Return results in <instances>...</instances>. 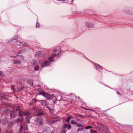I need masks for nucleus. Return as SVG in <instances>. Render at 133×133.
I'll return each mask as SVG.
<instances>
[{"label":"nucleus","mask_w":133,"mask_h":133,"mask_svg":"<svg viewBox=\"0 0 133 133\" xmlns=\"http://www.w3.org/2000/svg\"><path fill=\"white\" fill-rule=\"evenodd\" d=\"M71 123L72 124H74L77 123V122L75 120H72L71 121Z\"/></svg>","instance_id":"20"},{"label":"nucleus","mask_w":133,"mask_h":133,"mask_svg":"<svg viewBox=\"0 0 133 133\" xmlns=\"http://www.w3.org/2000/svg\"><path fill=\"white\" fill-rule=\"evenodd\" d=\"M17 36H16L15 37V38H13V39L12 40H11L10 41H13V40H15V39H17Z\"/></svg>","instance_id":"33"},{"label":"nucleus","mask_w":133,"mask_h":133,"mask_svg":"<svg viewBox=\"0 0 133 133\" xmlns=\"http://www.w3.org/2000/svg\"><path fill=\"white\" fill-rule=\"evenodd\" d=\"M17 122H20L21 123H23V120L22 119H20L18 118L17 119Z\"/></svg>","instance_id":"15"},{"label":"nucleus","mask_w":133,"mask_h":133,"mask_svg":"<svg viewBox=\"0 0 133 133\" xmlns=\"http://www.w3.org/2000/svg\"><path fill=\"white\" fill-rule=\"evenodd\" d=\"M16 43L17 45L19 46H22L26 45V44L24 42H21L18 41H16Z\"/></svg>","instance_id":"7"},{"label":"nucleus","mask_w":133,"mask_h":133,"mask_svg":"<svg viewBox=\"0 0 133 133\" xmlns=\"http://www.w3.org/2000/svg\"><path fill=\"white\" fill-rule=\"evenodd\" d=\"M23 52V51L22 50H19L18 52V54H22Z\"/></svg>","instance_id":"30"},{"label":"nucleus","mask_w":133,"mask_h":133,"mask_svg":"<svg viewBox=\"0 0 133 133\" xmlns=\"http://www.w3.org/2000/svg\"><path fill=\"white\" fill-rule=\"evenodd\" d=\"M68 125L67 124H65L64 125V126H63L64 127V128H66L67 127Z\"/></svg>","instance_id":"32"},{"label":"nucleus","mask_w":133,"mask_h":133,"mask_svg":"<svg viewBox=\"0 0 133 133\" xmlns=\"http://www.w3.org/2000/svg\"><path fill=\"white\" fill-rule=\"evenodd\" d=\"M91 132V133H96L97 131L95 130H92L90 129Z\"/></svg>","instance_id":"27"},{"label":"nucleus","mask_w":133,"mask_h":133,"mask_svg":"<svg viewBox=\"0 0 133 133\" xmlns=\"http://www.w3.org/2000/svg\"><path fill=\"white\" fill-rule=\"evenodd\" d=\"M1 97H2V100H7V99L5 97V94L3 92H2L0 94Z\"/></svg>","instance_id":"9"},{"label":"nucleus","mask_w":133,"mask_h":133,"mask_svg":"<svg viewBox=\"0 0 133 133\" xmlns=\"http://www.w3.org/2000/svg\"><path fill=\"white\" fill-rule=\"evenodd\" d=\"M31 63L33 65L35 66L37 64V63L35 60L33 59Z\"/></svg>","instance_id":"12"},{"label":"nucleus","mask_w":133,"mask_h":133,"mask_svg":"<svg viewBox=\"0 0 133 133\" xmlns=\"http://www.w3.org/2000/svg\"><path fill=\"white\" fill-rule=\"evenodd\" d=\"M71 116H69L67 118V119L66 120V121L67 122H69V120L70 119V117Z\"/></svg>","instance_id":"26"},{"label":"nucleus","mask_w":133,"mask_h":133,"mask_svg":"<svg viewBox=\"0 0 133 133\" xmlns=\"http://www.w3.org/2000/svg\"><path fill=\"white\" fill-rule=\"evenodd\" d=\"M67 127H68V129H69L71 128V126L70 125V124H69L68 125Z\"/></svg>","instance_id":"31"},{"label":"nucleus","mask_w":133,"mask_h":133,"mask_svg":"<svg viewBox=\"0 0 133 133\" xmlns=\"http://www.w3.org/2000/svg\"><path fill=\"white\" fill-rule=\"evenodd\" d=\"M5 110H6V113H7V112H8L9 111H10L8 109H5Z\"/></svg>","instance_id":"35"},{"label":"nucleus","mask_w":133,"mask_h":133,"mask_svg":"<svg viewBox=\"0 0 133 133\" xmlns=\"http://www.w3.org/2000/svg\"><path fill=\"white\" fill-rule=\"evenodd\" d=\"M49 52L46 50L45 51H41L37 52L35 54L36 57L38 56L43 57L45 58V60L48 58V54Z\"/></svg>","instance_id":"3"},{"label":"nucleus","mask_w":133,"mask_h":133,"mask_svg":"<svg viewBox=\"0 0 133 133\" xmlns=\"http://www.w3.org/2000/svg\"><path fill=\"white\" fill-rule=\"evenodd\" d=\"M82 125H78V124H77L76 125V126L78 127H81L82 126Z\"/></svg>","instance_id":"37"},{"label":"nucleus","mask_w":133,"mask_h":133,"mask_svg":"<svg viewBox=\"0 0 133 133\" xmlns=\"http://www.w3.org/2000/svg\"><path fill=\"white\" fill-rule=\"evenodd\" d=\"M23 88H24V87H22L19 88H18V89L17 90V91L18 92V91H21V90H22L23 89Z\"/></svg>","instance_id":"22"},{"label":"nucleus","mask_w":133,"mask_h":133,"mask_svg":"<svg viewBox=\"0 0 133 133\" xmlns=\"http://www.w3.org/2000/svg\"><path fill=\"white\" fill-rule=\"evenodd\" d=\"M59 1H61L62 2H64L65 1V0H59Z\"/></svg>","instance_id":"38"},{"label":"nucleus","mask_w":133,"mask_h":133,"mask_svg":"<svg viewBox=\"0 0 133 133\" xmlns=\"http://www.w3.org/2000/svg\"><path fill=\"white\" fill-rule=\"evenodd\" d=\"M51 133H53V132H52Z\"/></svg>","instance_id":"45"},{"label":"nucleus","mask_w":133,"mask_h":133,"mask_svg":"<svg viewBox=\"0 0 133 133\" xmlns=\"http://www.w3.org/2000/svg\"><path fill=\"white\" fill-rule=\"evenodd\" d=\"M74 0H72V2Z\"/></svg>","instance_id":"44"},{"label":"nucleus","mask_w":133,"mask_h":133,"mask_svg":"<svg viewBox=\"0 0 133 133\" xmlns=\"http://www.w3.org/2000/svg\"><path fill=\"white\" fill-rule=\"evenodd\" d=\"M92 127L90 126H86L85 127V129H88L89 128H92Z\"/></svg>","instance_id":"23"},{"label":"nucleus","mask_w":133,"mask_h":133,"mask_svg":"<svg viewBox=\"0 0 133 133\" xmlns=\"http://www.w3.org/2000/svg\"><path fill=\"white\" fill-rule=\"evenodd\" d=\"M98 127L100 128H103V133H110L109 130L107 127H104L101 123H99L97 124Z\"/></svg>","instance_id":"4"},{"label":"nucleus","mask_w":133,"mask_h":133,"mask_svg":"<svg viewBox=\"0 0 133 133\" xmlns=\"http://www.w3.org/2000/svg\"><path fill=\"white\" fill-rule=\"evenodd\" d=\"M41 104L43 105H45L46 104V101L45 100H43L41 101Z\"/></svg>","instance_id":"16"},{"label":"nucleus","mask_w":133,"mask_h":133,"mask_svg":"<svg viewBox=\"0 0 133 133\" xmlns=\"http://www.w3.org/2000/svg\"><path fill=\"white\" fill-rule=\"evenodd\" d=\"M13 63L16 64H17L21 63L20 61L17 60H14L13 61Z\"/></svg>","instance_id":"13"},{"label":"nucleus","mask_w":133,"mask_h":133,"mask_svg":"<svg viewBox=\"0 0 133 133\" xmlns=\"http://www.w3.org/2000/svg\"><path fill=\"white\" fill-rule=\"evenodd\" d=\"M61 50H62V48H60V47H58L54 49L53 51V54L50 56H49L48 58L45 59L44 62L41 60L39 61L38 63L41 64L42 68L45 67L49 65L51 62L54 61V58L57 56H58L59 53L61 52Z\"/></svg>","instance_id":"1"},{"label":"nucleus","mask_w":133,"mask_h":133,"mask_svg":"<svg viewBox=\"0 0 133 133\" xmlns=\"http://www.w3.org/2000/svg\"><path fill=\"white\" fill-rule=\"evenodd\" d=\"M62 48V50H61V51H65L67 50V46L66 45H64L63 46H62L61 47H60V48Z\"/></svg>","instance_id":"8"},{"label":"nucleus","mask_w":133,"mask_h":133,"mask_svg":"<svg viewBox=\"0 0 133 133\" xmlns=\"http://www.w3.org/2000/svg\"><path fill=\"white\" fill-rule=\"evenodd\" d=\"M11 90H13V91L15 92V90L14 88V85H12L11 86Z\"/></svg>","instance_id":"24"},{"label":"nucleus","mask_w":133,"mask_h":133,"mask_svg":"<svg viewBox=\"0 0 133 133\" xmlns=\"http://www.w3.org/2000/svg\"><path fill=\"white\" fill-rule=\"evenodd\" d=\"M46 128L47 129H49V128L48 127H46Z\"/></svg>","instance_id":"43"},{"label":"nucleus","mask_w":133,"mask_h":133,"mask_svg":"<svg viewBox=\"0 0 133 133\" xmlns=\"http://www.w3.org/2000/svg\"><path fill=\"white\" fill-rule=\"evenodd\" d=\"M19 107H17L16 108V112L18 113L20 116H22V115L26 116V119H27V123H30V119L31 117V114L28 112H22L20 109Z\"/></svg>","instance_id":"2"},{"label":"nucleus","mask_w":133,"mask_h":133,"mask_svg":"<svg viewBox=\"0 0 133 133\" xmlns=\"http://www.w3.org/2000/svg\"><path fill=\"white\" fill-rule=\"evenodd\" d=\"M94 64L96 66L97 69H99L101 70L102 69V67L98 64L95 63H94Z\"/></svg>","instance_id":"10"},{"label":"nucleus","mask_w":133,"mask_h":133,"mask_svg":"<svg viewBox=\"0 0 133 133\" xmlns=\"http://www.w3.org/2000/svg\"><path fill=\"white\" fill-rule=\"evenodd\" d=\"M23 126L22 124L21 125L20 128L19 130V133H22V129Z\"/></svg>","instance_id":"21"},{"label":"nucleus","mask_w":133,"mask_h":133,"mask_svg":"<svg viewBox=\"0 0 133 133\" xmlns=\"http://www.w3.org/2000/svg\"><path fill=\"white\" fill-rule=\"evenodd\" d=\"M35 124L37 125H42L43 124L44 120L42 118H37L35 120Z\"/></svg>","instance_id":"5"},{"label":"nucleus","mask_w":133,"mask_h":133,"mask_svg":"<svg viewBox=\"0 0 133 133\" xmlns=\"http://www.w3.org/2000/svg\"><path fill=\"white\" fill-rule=\"evenodd\" d=\"M28 84H29L30 85H32L33 84V83L32 81L30 80H28L27 81Z\"/></svg>","instance_id":"18"},{"label":"nucleus","mask_w":133,"mask_h":133,"mask_svg":"<svg viewBox=\"0 0 133 133\" xmlns=\"http://www.w3.org/2000/svg\"><path fill=\"white\" fill-rule=\"evenodd\" d=\"M90 110H91V111H94V110H92V109H90Z\"/></svg>","instance_id":"39"},{"label":"nucleus","mask_w":133,"mask_h":133,"mask_svg":"<svg viewBox=\"0 0 133 133\" xmlns=\"http://www.w3.org/2000/svg\"><path fill=\"white\" fill-rule=\"evenodd\" d=\"M86 25L88 27L91 28L93 27L94 25V24L92 23L88 22H87Z\"/></svg>","instance_id":"6"},{"label":"nucleus","mask_w":133,"mask_h":133,"mask_svg":"<svg viewBox=\"0 0 133 133\" xmlns=\"http://www.w3.org/2000/svg\"><path fill=\"white\" fill-rule=\"evenodd\" d=\"M10 116L11 117H16V115L14 113L12 112L10 115Z\"/></svg>","instance_id":"19"},{"label":"nucleus","mask_w":133,"mask_h":133,"mask_svg":"<svg viewBox=\"0 0 133 133\" xmlns=\"http://www.w3.org/2000/svg\"><path fill=\"white\" fill-rule=\"evenodd\" d=\"M17 56H20L21 57V59H22L23 60V56H20L19 55H17Z\"/></svg>","instance_id":"34"},{"label":"nucleus","mask_w":133,"mask_h":133,"mask_svg":"<svg viewBox=\"0 0 133 133\" xmlns=\"http://www.w3.org/2000/svg\"><path fill=\"white\" fill-rule=\"evenodd\" d=\"M66 132V130H65L64 132H63V133H65Z\"/></svg>","instance_id":"40"},{"label":"nucleus","mask_w":133,"mask_h":133,"mask_svg":"<svg viewBox=\"0 0 133 133\" xmlns=\"http://www.w3.org/2000/svg\"><path fill=\"white\" fill-rule=\"evenodd\" d=\"M34 69L35 71H40L41 70V69H39V66L38 65H36L35 66Z\"/></svg>","instance_id":"14"},{"label":"nucleus","mask_w":133,"mask_h":133,"mask_svg":"<svg viewBox=\"0 0 133 133\" xmlns=\"http://www.w3.org/2000/svg\"><path fill=\"white\" fill-rule=\"evenodd\" d=\"M39 94L42 95L45 97H46L47 96V94L44 91L40 92H39Z\"/></svg>","instance_id":"11"},{"label":"nucleus","mask_w":133,"mask_h":133,"mask_svg":"<svg viewBox=\"0 0 133 133\" xmlns=\"http://www.w3.org/2000/svg\"><path fill=\"white\" fill-rule=\"evenodd\" d=\"M85 109L86 110H90L89 109Z\"/></svg>","instance_id":"42"},{"label":"nucleus","mask_w":133,"mask_h":133,"mask_svg":"<svg viewBox=\"0 0 133 133\" xmlns=\"http://www.w3.org/2000/svg\"><path fill=\"white\" fill-rule=\"evenodd\" d=\"M42 114L41 113H39L37 114H36V115H42Z\"/></svg>","instance_id":"36"},{"label":"nucleus","mask_w":133,"mask_h":133,"mask_svg":"<svg viewBox=\"0 0 133 133\" xmlns=\"http://www.w3.org/2000/svg\"><path fill=\"white\" fill-rule=\"evenodd\" d=\"M0 76H4L3 73L1 71H0Z\"/></svg>","instance_id":"29"},{"label":"nucleus","mask_w":133,"mask_h":133,"mask_svg":"<svg viewBox=\"0 0 133 133\" xmlns=\"http://www.w3.org/2000/svg\"><path fill=\"white\" fill-rule=\"evenodd\" d=\"M40 25L37 22L36 24V27L37 28H39L40 27Z\"/></svg>","instance_id":"25"},{"label":"nucleus","mask_w":133,"mask_h":133,"mask_svg":"<svg viewBox=\"0 0 133 133\" xmlns=\"http://www.w3.org/2000/svg\"><path fill=\"white\" fill-rule=\"evenodd\" d=\"M117 93H118V94H119V93L118 91H117Z\"/></svg>","instance_id":"41"},{"label":"nucleus","mask_w":133,"mask_h":133,"mask_svg":"<svg viewBox=\"0 0 133 133\" xmlns=\"http://www.w3.org/2000/svg\"><path fill=\"white\" fill-rule=\"evenodd\" d=\"M83 130V128H79L77 130V131L78 132H79V131H81Z\"/></svg>","instance_id":"28"},{"label":"nucleus","mask_w":133,"mask_h":133,"mask_svg":"<svg viewBox=\"0 0 133 133\" xmlns=\"http://www.w3.org/2000/svg\"><path fill=\"white\" fill-rule=\"evenodd\" d=\"M33 109L36 112H38L39 111V109H38L37 108H36L35 107H34L33 108Z\"/></svg>","instance_id":"17"}]
</instances>
